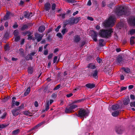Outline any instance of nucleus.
I'll return each mask as SVG.
<instances>
[{
    "label": "nucleus",
    "mask_w": 135,
    "mask_h": 135,
    "mask_svg": "<svg viewBox=\"0 0 135 135\" xmlns=\"http://www.w3.org/2000/svg\"><path fill=\"white\" fill-rule=\"evenodd\" d=\"M115 20L114 17L111 16L107 20L103 23V25L106 27H112L114 25Z\"/></svg>",
    "instance_id": "nucleus-1"
},
{
    "label": "nucleus",
    "mask_w": 135,
    "mask_h": 135,
    "mask_svg": "<svg viewBox=\"0 0 135 135\" xmlns=\"http://www.w3.org/2000/svg\"><path fill=\"white\" fill-rule=\"evenodd\" d=\"M112 29L110 28L108 30H101L100 31L99 35L102 37L106 38L110 36L113 32Z\"/></svg>",
    "instance_id": "nucleus-2"
},
{
    "label": "nucleus",
    "mask_w": 135,
    "mask_h": 135,
    "mask_svg": "<svg viewBox=\"0 0 135 135\" xmlns=\"http://www.w3.org/2000/svg\"><path fill=\"white\" fill-rule=\"evenodd\" d=\"M77 105L73 103L67 107L65 109V112L66 113H71L76 110Z\"/></svg>",
    "instance_id": "nucleus-3"
},
{
    "label": "nucleus",
    "mask_w": 135,
    "mask_h": 135,
    "mask_svg": "<svg viewBox=\"0 0 135 135\" xmlns=\"http://www.w3.org/2000/svg\"><path fill=\"white\" fill-rule=\"evenodd\" d=\"M115 11V16H119L123 15H126L125 9L123 6H120L116 7Z\"/></svg>",
    "instance_id": "nucleus-4"
},
{
    "label": "nucleus",
    "mask_w": 135,
    "mask_h": 135,
    "mask_svg": "<svg viewBox=\"0 0 135 135\" xmlns=\"http://www.w3.org/2000/svg\"><path fill=\"white\" fill-rule=\"evenodd\" d=\"M88 113L84 109H81L79 111L78 116L81 117H86L88 115Z\"/></svg>",
    "instance_id": "nucleus-5"
},
{
    "label": "nucleus",
    "mask_w": 135,
    "mask_h": 135,
    "mask_svg": "<svg viewBox=\"0 0 135 135\" xmlns=\"http://www.w3.org/2000/svg\"><path fill=\"white\" fill-rule=\"evenodd\" d=\"M78 21V18H76L74 19H71L70 20L67 21H66V25L68 24L70 25H72L74 23H76Z\"/></svg>",
    "instance_id": "nucleus-6"
},
{
    "label": "nucleus",
    "mask_w": 135,
    "mask_h": 135,
    "mask_svg": "<svg viewBox=\"0 0 135 135\" xmlns=\"http://www.w3.org/2000/svg\"><path fill=\"white\" fill-rule=\"evenodd\" d=\"M119 108V105L118 104H116L112 105L111 108H109L108 109L111 112L112 110L113 111H116V110H118Z\"/></svg>",
    "instance_id": "nucleus-7"
},
{
    "label": "nucleus",
    "mask_w": 135,
    "mask_h": 135,
    "mask_svg": "<svg viewBox=\"0 0 135 135\" xmlns=\"http://www.w3.org/2000/svg\"><path fill=\"white\" fill-rule=\"evenodd\" d=\"M129 23L131 25L135 26V18L131 17L128 20Z\"/></svg>",
    "instance_id": "nucleus-8"
},
{
    "label": "nucleus",
    "mask_w": 135,
    "mask_h": 135,
    "mask_svg": "<svg viewBox=\"0 0 135 135\" xmlns=\"http://www.w3.org/2000/svg\"><path fill=\"white\" fill-rule=\"evenodd\" d=\"M91 32L93 33V34L92 35L93 39L94 41H97V33L95 31L93 30H92Z\"/></svg>",
    "instance_id": "nucleus-9"
},
{
    "label": "nucleus",
    "mask_w": 135,
    "mask_h": 135,
    "mask_svg": "<svg viewBox=\"0 0 135 135\" xmlns=\"http://www.w3.org/2000/svg\"><path fill=\"white\" fill-rule=\"evenodd\" d=\"M44 35L43 34L40 35L38 33H36L35 35V38L37 39L38 42H39L41 40Z\"/></svg>",
    "instance_id": "nucleus-10"
},
{
    "label": "nucleus",
    "mask_w": 135,
    "mask_h": 135,
    "mask_svg": "<svg viewBox=\"0 0 135 135\" xmlns=\"http://www.w3.org/2000/svg\"><path fill=\"white\" fill-rule=\"evenodd\" d=\"M116 132L118 134H121L123 132V129L121 127H117L115 129Z\"/></svg>",
    "instance_id": "nucleus-11"
},
{
    "label": "nucleus",
    "mask_w": 135,
    "mask_h": 135,
    "mask_svg": "<svg viewBox=\"0 0 135 135\" xmlns=\"http://www.w3.org/2000/svg\"><path fill=\"white\" fill-rule=\"evenodd\" d=\"M98 71L97 70H95L93 71L91 76L93 78H97L98 77Z\"/></svg>",
    "instance_id": "nucleus-12"
},
{
    "label": "nucleus",
    "mask_w": 135,
    "mask_h": 135,
    "mask_svg": "<svg viewBox=\"0 0 135 135\" xmlns=\"http://www.w3.org/2000/svg\"><path fill=\"white\" fill-rule=\"evenodd\" d=\"M24 16L26 18H30L32 16V13L25 12Z\"/></svg>",
    "instance_id": "nucleus-13"
},
{
    "label": "nucleus",
    "mask_w": 135,
    "mask_h": 135,
    "mask_svg": "<svg viewBox=\"0 0 135 135\" xmlns=\"http://www.w3.org/2000/svg\"><path fill=\"white\" fill-rule=\"evenodd\" d=\"M130 99L129 98H127L124 99L123 101V104L125 105H128L130 102Z\"/></svg>",
    "instance_id": "nucleus-14"
},
{
    "label": "nucleus",
    "mask_w": 135,
    "mask_h": 135,
    "mask_svg": "<svg viewBox=\"0 0 135 135\" xmlns=\"http://www.w3.org/2000/svg\"><path fill=\"white\" fill-rule=\"evenodd\" d=\"M85 86L88 88L92 89L95 86V85L93 84H88L86 85Z\"/></svg>",
    "instance_id": "nucleus-15"
},
{
    "label": "nucleus",
    "mask_w": 135,
    "mask_h": 135,
    "mask_svg": "<svg viewBox=\"0 0 135 135\" xmlns=\"http://www.w3.org/2000/svg\"><path fill=\"white\" fill-rule=\"evenodd\" d=\"M19 110L18 109L17 110L14 109L12 110L11 112L13 115L16 116L18 115L19 113L17 111V110Z\"/></svg>",
    "instance_id": "nucleus-16"
},
{
    "label": "nucleus",
    "mask_w": 135,
    "mask_h": 135,
    "mask_svg": "<svg viewBox=\"0 0 135 135\" xmlns=\"http://www.w3.org/2000/svg\"><path fill=\"white\" fill-rule=\"evenodd\" d=\"M119 113V111L118 110L112 112V115L114 117H116L118 116Z\"/></svg>",
    "instance_id": "nucleus-17"
},
{
    "label": "nucleus",
    "mask_w": 135,
    "mask_h": 135,
    "mask_svg": "<svg viewBox=\"0 0 135 135\" xmlns=\"http://www.w3.org/2000/svg\"><path fill=\"white\" fill-rule=\"evenodd\" d=\"M20 103L19 102L16 101L15 100H12V106H13L16 105L18 106L19 105Z\"/></svg>",
    "instance_id": "nucleus-18"
},
{
    "label": "nucleus",
    "mask_w": 135,
    "mask_h": 135,
    "mask_svg": "<svg viewBox=\"0 0 135 135\" xmlns=\"http://www.w3.org/2000/svg\"><path fill=\"white\" fill-rule=\"evenodd\" d=\"M45 28L44 26H41L39 28L38 31L40 32H42L45 30Z\"/></svg>",
    "instance_id": "nucleus-19"
},
{
    "label": "nucleus",
    "mask_w": 135,
    "mask_h": 135,
    "mask_svg": "<svg viewBox=\"0 0 135 135\" xmlns=\"http://www.w3.org/2000/svg\"><path fill=\"white\" fill-rule=\"evenodd\" d=\"M45 9L47 11L49 10L50 7V5L49 3H46L45 5Z\"/></svg>",
    "instance_id": "nucleus-20"
},
{
    "label": "nucleus",
    "mask_w": 135,
    "mask_h": 135,
    "mask_svg": "<svg viewBox=\"0 0 135 135\" xmlns=\"http://www.w3.org/2000/svg\"><path fill=\"white\" fill-rule=\"evenodd\" d=\"M80 37L79 36L77 35L74 37V41H75L77 42L80 41Z\"/></svg>",
    "instance_id": "nucleus-21"
},
{
    "label": "nucleus",
    "mask_w": 135,
    "mask_h": 135,
    "mask_svg": "<svg viewBox=\"0 0 135 135\" xmlns=\"http://www.w3.org/2000/svg\"><path fill=\"white\" fill-rule=\"evenodd\" d=\"M10 13L8 12L6 15L4 17V20H7L9 18V16Z\"/></svg>",
    "instance_id": "nucleus-22"
},
{
    "label": "nucleus",
    "mask_w": 135,
    "mask_h": 135,
    "mask_svg": "<svg viewBox=\"0 0 135 135\" xmlns=\"http://www.w3.org/2000/svg\"><path fill=\"white\" fill-rule=\"evenodd\" d=\"M88 67L91 69H94L95 68V65L92 64H89L88 66Z\"/></svg>",
    "instance_id": "nucleus-23"
},
{
    "label": "nucleus",
    "mask_w": 135,
    "mask_h": 135,
    "mask_svg": "<svg viewBox=\"0 0 135 135\" xmlns=\"http://www.w3.org/2000/svg\"><path fill=\"white\" fill-rule=\"evenodd\" d=\"M23 114L26 115L31 116L32 115V113L28 111H26L23 112Z\"/></svg>",
    "instance_id": "nucleus-24"
},
{
    "label": "nucleus",
    "mask_w": 135,
    "mask_h": 135,
    "mask_svg": "<svg viewBox=\"0 0 135 135\" xmlns=\"http://www.w3.org/2000/svg\"><path fill=\"white\" fill-rule=\"evenodd\" d=\"M30 88H28L26 89V92L24 93V95L25 96L27 95L30 93Z\"/></svg>",
    "instance_id": "nucleus-25"
},
{
    "label": "nucleus",
    "mask_w": 135,
    "mask_h": 135,
    "mask_svg": "<svg viewBox=\"0 0 135 135\" xmlns=\"http://www.w3.org/2000/svg\"><path fill=\"white\" fill-rule=\"evenodd\" d=\"M44 123L43 122H41L37 125L34 128H32V130L33 129H35L39 127H40L41 126L42 124H43Z\"/></svg>",
    "instance_id": "nucleus-26"
},
{
    "label": "nucleus",
    "mask_w": 135,
    "mask_h": 135,
    "mask_svg": "<svg viewBox=\"0 0 135 135\" xmlns=\"http://www.w3.org/2000/svg\"><path fill=\"white\" fill-rule=\"evenodd\" d=\"M122 57L119 56L118 57L117 59V62L120 63L122 61Z\"/></svg>",
    "instance_id": "nucleus-27"
},
{
    "label": "nucleus",
    "mask_w": 135,
    "mask_h": 135,
    "mask_svg": "<svg viewBox=\"0 0 135 135\" xmlns=\"http://www.w3.org/2000/svg\"><path fill=\"white\" fill-rule=\"evenodd\" d=\"M99 42L100 46H104V44H103L104 42V40L103 39H100L99 40Z\"/></svg>",
    "instance_id": "nucleus-28"
},
{
    "label": "nucleus",
    "mask_w": 135,
    "mask_h": 135,
    "mask_svg": "<svg viewBox=\"0 0 135 135\" xmlns=\"http://www.w3.org/2000/svg\"><path fill=\"white\" fill-rule=\"evenodd\" d=\"M28 72L29 74H31L33 71V68L31 67H29L28 69Z\"/></svg>",
    "instance_id": "nucleus-29"
},
{
    "label": "nucleus",
    "mask_w": 135,
    "mask_h": 135,
    "mask_svg": "<svg viewBox=\"0 0 135 135\" xmlns=\"http://www.w3.org/2000/svg\"><path fill=\"white\" fill-rule=\"evenodd\" d=\"M134 38V37H131L130 40V44L131 45H132L134 44V41L133 40Z\"/></svg>",
    "instance_id": "nucleus-30"
},
{
    "label": "nucleus",
    "mask_w": 135,
    "mask_h": 135,
    "mask_svg": "<svg viewBox=\"0 0 135 135\" xmlns=\"http://www.w3.org/2000/svg\"><path fill=\"white\" fill-rule=\"evenodd\" d=\"M26 59L27 60L30 59L32 60V57L31 55L30 54H28L27 55L26 57Z\"/></svg>",
    "instance_id": "nucleus-31"
},
{
    "label": "nucleus",
    "mask_w": 135,
    "mask_h": 135,
    "mask_svg": "<svg viewBox=\"0 0 135 135\" xmlns=\"http://www.w3.org/2000/svg\"><path fill=\"white\" fill-rule=\"evenodd\" d=\"M20 132V130L19 129H17L13 131L12 133L13 134H16Z\"/></svg>",
    "instance_id": "nucleus-32"
},
{
    "label": "nucleus",
    "mask_w": 135,
    "mask_h": 135,
    "mask_svg": "<svg viewBox=\"0 0 135 135\" xmlns=\"http://www.w3.org/2000/svg\"><path fill=\"white\" fill-rule=\"evenodd\" d=\"M68 30H67V29L66 28H65L63 29L61 31V32H62V34L63 35H64L65 34V33L66 32H68Z\"/></svg>",
    "instance_id": "nucleus-33"
},
{
    "label": "nucleus",
    "mask_w": 135,
    "mask_h": 135,
    "mask_svg": "<svg viewBox=\"0 0 135 135\" xmlns=\"http://www.w3.org/2000/svg\"><path fill=\"white\" fill-rule=\"evenodd\" d=\"M49 109V101H47L46 108V110H47Z\"/></svg>",
    "instance_id": "nucleus-34"
},
{
    "label": "nucleus",
    "mask_w": 135,
    "mask_h": 135,
    "mask_svg": "<svg viewBox=\"0 0 135 135\" xmlns=\"http://www.w3.org/2000/svg\"><path fill=\"white\" fill-rule=\"evenodd\" d=\"M18 33V31L17 30H15L13 32V34L15 36H17Z\"/></svg>",
    "instance_id": "nucleus-35"
},
{
    "label": "nucleus",
    "mask_w": 135,
    "mask_h": 135,
    "mask_svg": "<svg viewBox=\"0 0 135 135\" xmlns=\"http://www.w3.org/2000/svg\"><path fill=\"white\" fill-rule=\"evenodd\" d=\"M20 39V36H16L15 38V41H18Z\"/></svg>",
    "instance_id": "nucleus-36"
},
{
    "label": "nucleus",
    "mask_w": 135,
    "mask_h": 135,
    "mask_svg": "<svg viewBox=\"0 0 135 135\" xmlns=\"http://www.w3.org/2000/svg\"><path fill=\"white\" fill-rule=\"evenodd\" d=\"M123 69L124 71L127 73H128L130 72V70L128 68H123Z\"/></svg>",
    "instance_id": "nucleus-37"
},
{
    "label": "nucleus",
    "mask_w": 135,
    "mask_h": 135,
    "mask_svg": "<svg viewBox=\"0 0 135 135\" xmlns=\"http://www.w3.org/2000/svg\"><path fill=\"white\" fill-rule=\"evenodd\" d=\"M66 1L68 3H74L76 2L75 0H66Z\"/></svg>",
    "instance_id": "nucleus-38"
},
{
    "label": "nucleus",
    "mask_w": 135,
    "mask_h": 135,
    "mask_svg": "<svg viewBox=\"0 0 135 135\" xmlns=\"http://www.w3.org/2000/svg\"><path fill=\"white\" fill-rule=\"evenodd\" d=\"M27 27L28 26H27L26 25H24L22 27L21 29L22 30H24L26 29V28H27Z\"/></svg>",
    "instance_id": "nucleus-39"
},
{
    "label": "nucleus",
    "mask_w": 135,
    "mask_h": 135,
    "mask_svg": "<svg viewBox=\"0 0 135 135\" xmlns=\"http://www.w3.org/2000/svg\"><path fill=\"white\" fill-rule=\"evenodd\" d=\"M30 33V32H29L28 31H27L26 32H23L22 33V35H23V36H25L27 34H28V33Z\"/></svg>",
    "instance_id": "nucleus-40"
},
{
    "label": "nucleus",
    "mask_w": 135,
    "mask_h": 135,
    "mask_svg": "<svg viewBox=\"0 0 135 135\" xmlns=\"http://www.w3.org/2000/svg\"><path fill=\"white\" fill-rule=\"evenodd\" d=\"M130 34L131 35H133L135 33V29H132L130 31Z\"/></svg>",
    "instance_id": "nucleus-41"
},
{
    "label": "nucleus",
    "mask_w": 135,
    "mask_h": 135,
    "mask_svg": "<svg viewBox=\"0 0 135 135\" xmlns=\"http://www.w3.org/2000/svg\"><path fill=\"white\" fill-rule=\"evenodd\" d=\"M28 40H31L32 38V35H31V32L30 33H28Z\"/></svg>",
    "instance_id": "nucleus-42"
},
{
    "label": "nucleus",
    "mask_w": 135,
    "mask_h": 135,
    "mask_svg": "<svg viewBox=\"0 0 135 135\" xmlns=\"http://www.w3.org/2000/svg\"><path fill=\"white\" fill-rule=\"evenodd\" d=\"M127 88V87H122L121 88L120 91L121 92L122 91L126 90Z\"/></svg>",
    "instance_id": "nucleus-43"
},
{
    "label": "nucleus",
    "mask_w": 135,
    "mask_h": 135,
    "mask_svg": "<svg viewBox=\"0 0 135 135\" xmlns=\"http://www.w3.org/2000/svg\"><path fill=\"white\" fill-rule=\"evenodd\" d=\"M6 114L7 113H3V114L1 117V118L2 119H4L6 117Z\"/></svg>",
    "instance_id": "nucleus-44"
},
{
    "label": "nucleus",
    "mask_w": 135,
    "mask_h": 135,
    "mask_svg": "<svg viewBox=\"0 0 135 135\" xmlns=\"http://www.w3.org/2000/svg\"><path fill=\"white\" fill-rule=\"evenodd\" d=\"M60 86H61V85H60V84H59L54 89V90H57V89H59L60 88Z\"/></svg>",
    "instance_id": "nucleus-45"
},
{
    "label": "nucleus",
    "mask_w": 135,
    "mask_h": 135,
    "mask_svg": "<svg viewBox=\"0 0 135 135\" xmlns=\"http://www.w3.org/2000/svg\"><path fill=\"white\" fill-rule=\"evenodd\" d=\"M56 35L59 38H61L62 37V36L61 34L60 33H58Z\"/></svg>",
    "instance_id": "nucleus-46"
},
{
    "label": "nucleus",
    "mask_w": 135,
    "mask_h": 135,
    "mask_svg": "<svg viewBox=\"0 0 135 135\" xmlns=\"http://www.w3.org/2000/svg\"><path fill=\"white\" fill-rule=\"evenodd\" d=\"M130 105L132 107H135V102H133L131 103Z\"/></svg>",
    "instance_id": "nucleus-47"
},
{
    "label": "nucleus",
    "mask_w": 135,
    "mask_h": 135,
    "mask_svg": "<svg viewBox=\"0 0 135 135\" xmlns=\"http://www.w3.org/2000/svg\"><path fill=\"white\" fill-rule=\"evenodd\" d=\"M7 126L6 124H2L0 125V128H3L6 127Z\"/></svg>",
    "instance_id": "nucleus-48"
},
{
    "label": "nucleus",
    "mask_w": 135,
    "mask_h": 135,
    "mask_svg": "<svg viewBox=\"0 0 135 135\" xmlns=\"http://www.w3.org/2000/svg\"><path fill=\"white\" fill-rule=\"evenodd\" d=\"M9 46L7 45H6L4 47V49L5 50H9Z\"/></svg>",
    "instance_id": "nucleus-49"
},
{
    "label": "nucleus",
    "mask_w": 135,
    "mask_h": 135,
    "mask_svg": "<svg viewBox=\"0 0 135 135\" xmlns=\"http://www.w3.org/2000/svg\"><path fill=\"white\" fill-rule=\"evenodd\" d=\"M24 104H22L18 108V109H21L24 108Z\"/></svg>",
    "instance_id": "nucleus-50"
},
{
    "label": "nucleus",
    "mask_w": 135,
    "mask_h": 135,
    "mask_svg": "<svg viewBox=\"0 0 135 135\" xmlns=\"http://www.w3.org/2000/svg\"><path fill=\"white\" fill-rule=\"evenodd\" d=\"M56 7V4H53L52 6V10H54L55 9Z\"/></svg>",
    "instance_id": "nucleus-51"
},
{
    "label": "nucleus",
    "mask_w": 135,
    "mask_h": 135,
    "mask_svg": "<svg viewBox=\"0 0 135 135\" xmlns=\"http://www.w3.org/2000/svg\"><path fill=\"white\" fill-rule=\"evenodd\" d=\"M57 59V56H55L54 57L53 59V62L54 63H55L56 62Z\"/></svg>",
    "instance_id": "nucleus-52"
},
{
    "label": "nucleus",
    "mask_w": 135,
    "mask_h": 135,
    "mask_svg": "<svg viewBox=\"0 0 135 135\" xmlns=\"http://www.w3.org/2000/svg\"><path fill=\"white\" fill-rule=\"evenodd\" d=\"M61 26L60 25L59 26L57 27L56 28L55 30V31L56 32H58L59 30V29H60V28H61Z\"/></svg>",
    "instance_id": "nucleus-53"
},
{
    "label": "nucleus",
    "mask_w": 135,
    "mask_h": 135,
    "mask_svg": "<svg viewBox=\"0 0 135 135\" xmlns=\"http://www.w3.org/2000/svg\"><path fill=\"white\" fill-rule=\"evenodd\" d=\"M97 60L98 62L99 63H101V62L102 61L101 59L99 57H97Z\"/></svg>",
    "instance_id": "nucleus-54"
},
{
    "label": "nucleus",
    "mask_w": 135,
    "mask_h": 135,
    "mask_svg": "<svg viewBox=\"0 0 135 135\" xmlns=\"http://www.w3.org/2000/svg\"><path fill=\"white\" fill-rule=\"evenodd\" d=\"M65 13H61L60 14V16L62 18H64L65 17Z\"/></svg>",
    "instance_id": "nucleus-55"
},
{
    "label": "nucleus",
    "mask_w": 135,
    "mask_h": 135,
    "mask_svg": "<svg viewBox=\"0 0 135 135\" xmlns=\"http://www.w3.org/2000/svg\"><path fill=\"white\" fill-rule=\"evenodd\" d=\"M18 26L17 23H15V24L14 25H13V28L15 29V28H17V27H18Z\"/></svg>",
    "instance_id": "nucleus-56"
},
{
    "label": "nucleus",
    "mask_w": 135,
    "mask_h": 135,
    "mask_svg": "<svg viewBox=\"0 0 135 135\" xmlns=\"http://www.w3.org/2000/svg\"><path fill=\"white\" fill-rule=\"evenodd\" d=\"M87 19L91 21H93V18L92 17L89 16L87 17Z\"/></svg>",
    "instance_id": "nucleus-57"
},
{
    "label": "nucleus",
    "mask_w": 135,
    "mask_h": 135,
    "mask_svg": "<svg viewBox=\"0 0 135 135\" xmlns=\"http://www.w3.org/2000/svg\"><path fill=\"white\" fill-rule=\"evenodd\" d=\"M53 56V54H50L48 56V59H50Z\"/></svg>",
    "instance_id": "nucleus-58"
},
{
    "label": "nucleus",
    "mask_w": 135,
    "mask_h": 135,
    "mask_svg": "<svg viewBox=\"0 0 135 135\" xmlns=\"http://www.w3.org/2000/svg\"><path fill=\"white\" fill-rule=\"evenodd\" d=\"M73 95V94L71 93L69 94H67L66 96L67 97H69L72 96Z\"/></svg>",
    "instance_id": "nucleus-59"
},
{
    "label": "nucleus",
    "mask_w": 135,
    "mask_h": 135,
    "mask_svg": "<svg viewBox=\"0 0 135 135\" xmlns=\"http://www.w3.org/2000/svg\"><path fill=\"white\" fill-rule=\"evenodd\" d=\"M34 105L36 107H37L38 106V105L37 101H35L34 103Z\"/></svg>",
    "instance_id": "nucleus-60"
},
{
    "label": "nucleus",
    "mask_w": 135,
    "mask_h": 135,
    "mask_svg": "<svg viewBox=\"0 0 135 135\" xmlns=\"http://www.w3.org/2000/svg\"><path fill=\"white\" fill-rule=\"evenodd\" d=\"M106 5V2L105 1H103L102 2V6L104 7Z\"/></svg>",
    "instance_id": "nucleus-61"
},
{
    "label": "nucleus",
    "mask_w": 135,
    "mask_h": 135,
    "mask_svg": "<svg viewBox=\"0 0 135 135\" xmlns=\"http://www.w3.org/2000/svg\"><path fill=\"white\" fill-rule=\"evenodd\" d=\"M48 53V51L47 50H46L44 51V54L45 55H46Z\"/></svg>",
    "instance_id": "nucleus-62"
},
{
    "label": "nucleus",
    "mask_w": 135,
    "mask_h": 135,
    "mask_svg": "<svg viewBox=\"0 0 135 135\" xmlns=\"http://www.w3.org/2000/svg\"><path fill=\"white\" fill-rule=\"evenodd\" d=\"M24 42L25 39H22L21 42V45H23L24 44Z\"/></svg>",
    "instance_id": "nucleus-63"
},
{
    "label": "nucleus",
    "mask_w": 135,
    "mask_h": 135,
    "mask_svg": "<svg viewBox=\"0 0 135 135\" xmlns=\"http://www.w3.org/2000/svg\"><path fill=\"white\" fill-rule=\"evenodd\" d=\"M130 98L132 99H134V97L133 95H130Z\"/></svg>",
    "instance_id": "nucleus-64"
}]
</instances>
